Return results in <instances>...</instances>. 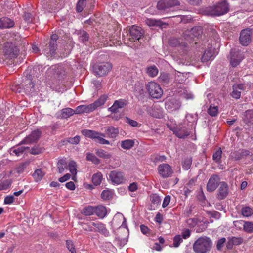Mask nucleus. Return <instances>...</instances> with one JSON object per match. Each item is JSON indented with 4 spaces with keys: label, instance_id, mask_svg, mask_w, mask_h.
Listing matches in <instances>:
<instances>
[{
    "label": "nucleus",
    "instance_id": "obj_57",
    "mask_svg": "<svg viewBox=\"0 0 253 253\" xmlns=\"http://www.w3.org/2000/svg\"><path fill=\"white\" fill-rule=\"evenodd\" d=\"M182 241V238L180 235H176L173 238V246L178 247Z\"/></svg>",
    "mask_w": 253,
    "mask_h": 253
},
{
    "label": "nucleus",
    "instance_id": "obj_26",
    "mask_svg": "<svg viewBox=\"0 0 253 253\" xmlns=\"http://www.w3.org/2000/svg\"><path fill=\"white\" fill-rule=\"evenodd\" d=\"M75 114H81L83 113H89L93 111L91 104L88 105H81L76 108Z\"/></svg>",
    "mask_w": 253,
    "mask_h": 253
},
{
    "label": "nucleus",
    "instance_id": "obj_45",
    "mask_svg": "<svg viewBox=\"0 0 253 253\" xmlns=\"http://www.w3.org/2000/svg\"><path fill=\"white\" fill-rule=\"evenodd\" d=\"M208 114L212 116H216L218 113V107L214 105H211L208 110Z\"/></svg>",
    "mask_w": 253,
    "mask_h": 253
},
{
    "label": "nucleus",
    "instance_id": "obj_36",
    "mask_svg": "<svg viewBox=\"0 0 253 253\" xmlns=\"http://www.w3.org/2000/svg\"><path fill=\"white\" fill-rule=\"evenodd\" d=\"M145 23L149 26H156L158 27H161L163 25V22L161 20H157L151 18L146 19L145 20Z\"/></svg>",
    "mask_w": 253,
    "mask_h": 253
},
{
    "label": "nucleus",
    "instance_id": "obj_49",
    "mask_svg": "<svg viewBox=\"0 0 253 253\" xmlns=\"http://www.w3.org/2000/svg\"><path fill=\"white\" fill-rule=\"evenodd\" d=\"M222 153V151L221 150V148H219L212 155L213 160L217 163H219L220 161L221 155Z\"/></svg>",
    "mask_w": 253,
    "mask_h": 253
},
{
    "label": "nucleus",
    "instance_id": "obj_11",
    "mask_svg": "<svg viewBox=\"0 0 253 253\" xmlns=\"http://www.w3.org/2000/svg\"><path fill=\"white\" fill-rule=\"evenodd\" d=\"M109 178L114 184L119 185L125 181L123 173L117 170L111 171L109 174Z\"/></svg>",
    "mask_w": 253,
    "mask_h": 253
},
{
    "label": "nucleus",
    "instance_id": "obj_5",
    "mask_svg": "<svg viewBox=\"0 0 253 253\" xmlns=\"http://www.w3.org/2000/svg\"><path fill=\"white\" fill-rule=\"evenodd\" d=\"M82 133L87 137L97 140V142L101 144L108 145L110 144V142L108 140L103 138L105 136L104 133L87 129L82 130Z\"/></svg>",
    "mask_w": 253,
    "mask_h": 253
},
{
    "label": "nucleus",
    "instance_id": "obj_24",
    "mask_svg": "<svg viewBox=\"0 0 253 253\" xmlns=\"http://www.w3.org/2000/svg\"><path fill=\"white\" fill-rule=\"evenodd\" d=\"M95 214L101 219L106 216L108 212L106 207L102 205L95 207Z\"/></svg>",
    "mask_w": 253,
    "mask_h": 253
},
{
    "label": "nucleus",
    "instance_id": "obj_61",
    "mask_svg": "<svg viewBox=\"0 0 253 253\" xmlns=\"http://www.w3.org/2000/svg\"><path fill=\"white\" fill-rule=\"evenodd\" d=\"M241 154V151L240 152H235L231 153V156L233 159L236 160H239L243 159L242 155Z\"/></svg>",
    "mask_w": 253,
    "mask_h": 253
},
{
    "label": "nucleus",
    "instance_id": "obj_28",
    "mask_svg": "<svg viewBox=\"0 0 253 253\" xmlns=\"http://www.w3.org/2000/svg\"><path fill=\"white\" fill-rule=\"evenodd\" d=\"M218 196L222 199L225 198L228 193V185L225 182H221L218 190Z\"/></svg>",
    "mask_w": 253,
    "mask_h": 253
},
{
    "label": "nucleus",
    "instance_id": "obj_56",
    "mask_svg": "<svg viewBox=\"0 0 253 253\" xmlns=\"http://www.w3.org/2000/svg\"><path fill=\"white\" fill-rule=\"evenodd\" d=\"M199 222L197 218H190L187 220V223L190 227H194Z\"/></svg>",
    "mask_w": 253,
    "mask_h": 253
},
{
    "label": "nucleus",
    "instance_id": "obj_8",
    "mask_svg": "<svg viewBox=\"0 0 253 253\" xmlns=\"http://www.w3.org/2000/svg\"><path fill=\"white\" fill-rule=\"evenodd\" d=\"M58 38V36L56 34H52L51 36L48 48L45 49L44 50V54L49 59L55 55V51L57 48L56 41Z\"/></svg>",
    "mask_w": 253,
    "mask_h": 253
},
{
    "label": "nucleus",
    "instance_id": "obj_64",
    "mask_svg": "<svg viewBox=\"0 0 253 253\" xmlns=\"http://www.w3.org/2000/svg\"><path fill=\"white\" fill-rule=\"evenodd\" d=\"M42 149L38 146L32 148L30 150V153L33 155H37L42 152Z\"/></svg>",
    "mask_w": 253,
    "mask_h": 253
},
{
    "label": "nucleus",
    "instance_id": "obj_13",
    "mask_svg": "<svg viewBox=\"0 0 253 253\" xmlns=\"http://www.w3.org/2000/svg\"><path fill=\"white\" fill-rule=\"evenodd\" d=\"M41 135V132L39 129L32 131L31 133L25 137L20 144H31L37 142Z\"/></svg>",
    "mask_w": 253,
    "mask_h": 253
},
{
    "label": "nucleus",
    "instance_id": "obj_22",
    "mask_svg": "<svg viewBox=\"0 0 253 253\" xmlns=\"http://www.w3.org/2000/svg\"><path fill=\"white\" fill-rule=\"evenodd\" d=\"M245 85L244 84H236L233 85L232 96L235 99H239L241 96L240 90H244Z\"/></svg>",
    "mask_w": 253,
    "mask_h": 253
},
{
    "label": "nucleus",
    "instance_id": "obj_32",
    "mask_svg": "<svg viewBox=\"0 0 253 253\" xmlns=\"http://www.w3.org/2000/svg\"><path fill=\"white\" fill-rule=\"evenodd\" d=\"M68 167L70 172L73 175L72 179L75 180L77 174L76 163L74 161H71L69 162Z\"/></svg>",
    "mask_w": 253,
    "mask_h": 253
},
{
    "label": "nucleus",
    "instance_id": "obj_51",
    "mask_svg": "<svg viewBox=\"0 0 253 253\" xmlns=\"http://www.w3.org/2000/svg\"><path fill=\"white\" fill-rule=\"evenodd\" d=\"M169 75L168 73H162L159 77L160 82L164 84H168L169 83Z\"/></svg>",
    "mask_w": 253,
    "mask_h": 253
},
{
    "label": "nucleus",
    "instance_id": "obj_10",
    "mask_svg": "<svg viewBox=\"0 0 253 253\" xmlns=\"http://www.w3.org/2000/svg\"><path fill=\"white\" fill-rule=\"evenodd\" d=\"M252 32L250 28L242 30L240 32L239 42L243 46H247L251 41Z\"/></svg>",
    "mask_w": 253,
    "mask_h": 253
},
{
    "label": "nucleus",
    "instance_id": "obj_59",
    "mask_svg": "<svg viewBox=\"0 0 253 253\" xmlns=\"http://www.w3.org/2000/svg\"><path fill=\"white\" fill-rule=\"evenodd\" d=\"M244 223L245 221L244 220H237L233 222V225L237 229L241 230L244 228Z\"/></svg>",
    "mask_w": 253,
    "mask_h": 253
},
{
    "label": "nucleus",
    "instance_id": "obj_44",
    "mask_svg": "<svg viewBox=\"0 0 253 253\" xmlns=\"http://www.w3.org/2000/svg\"><path fill=\"white\" fill-rule=\"evenodd\" d=\"M86 160L92 162L95 165H98L100 163V160L92 153H87L86 154Z\"/></svg>",
    "mask_w": 253,
    "mask_h": 253
},
{
    "label": "nucleus",
    "instance_id": "obj_41",
    "mask_svg": "<svg viewBox=\"0 0 253 253\" xmlns=\"http://www.w3.org/2000/svg\"><path fill=\"white\" fill-rule=\"evenodd\" d=\"M96 154L99 157L105 159H110L111 155L103 149H96L95 150Z\"/></svg>",
    "mask_w": 253,
    "mask_h": 253
},
{
    "label": "nucleus",
    "instance_id": "obj_2",
    "mask_svg": "<svg viewBox=\"0 0 253 253\" xmlns=\"http://www.w3.org/2000/svg\"><path fill=\"white\" fill-rule=\"evenodd\" d=\"M186 118L189 123L187 128L183 126H179L176 127H170L169 125H167L169 129L173 132V133L179 138H183L187 136L189 134L188 130L192 128L196 124L197 118L195 115L188 114L186 115Z\"/></svg>",
    "mask_w": 253,
    "mask_h": 253
},
{
    "label": "nucleus",
    "instance_id": "obj_29",
    "mask_svg": "<svg viewBox=\"0 0 253 253\" xmlns=\"http://www.w3.org/2000/svg\"><path fill=\"white\" fill-rule=\"evenodd\" d=\"M119 134V129L112 126L108 127L105 130V134L111 138H116Z\"/></svg>",
    "mask_w": 253,
    "mask_h": 253
},
{
    "label": "nucleus",
    "instance_id": "obj_47",
    "mask_svg": "<svg viewBox=\"0 0 253 253\" xmlns=\"http://www.w3.org/2000/svg\"><path fill=\"white\" fill-rule=\"evenodd\" d=\"M44 175V173L42 171L41 169H36L33 174V176L36 181H40Z\"/></svg>",
    "mask_w": 253,
    "mask_h": 253
},
{
    "label": "nucleus",
    "instance_id": "obj_6",
    "mask_svg": "<svg viewBox=\"0 0 253 253\" xmlns=\"http://www.w3.org/2000/svg\"><path fill=\"white\" fill-rule=\"evenodd\" d=\"M146 89L150 96L153 98H160L163 94L160 85L154 82H149L146 85Z\"/></svg>",
    "mask_w": 253,
    "mask_h": 253
},
{
    "label": "nucleus",
    "instance_id": "obj_31",
    "mask_svg": "<svg viewBox=\"0 0 253 253\" xmlns=\"http://www.w3.org/2000/svg\"><path fill=\"white\" fill-rule=\"evenodd\" d=\"M27 148H28V147L25 146L14 147L10 149V154L12 155L19 156L22 154Z\"/></svg>",
    "mask_w": 253,
    "mask_h": 253
},
{
    "label": "nucleus",
    "instance_id": "obj_54",
    "mask_svg": "<svg viewBox=\"0 0 253 253\" xmlns=\"http://www.w3.org/2000/svg\"><path fill=\"white\" fill-rule=\"evenodd\" d=\"M66 243L67 248L68 250L71 252V253H76L75 246L72 241L67 240Z\"/></svg>",
    "mask_w": 253,
    "mask_h": 253
},
{
    "label": "nucleus",
    "instance_id": "obj_35",
    "mask_svg": "<svg viewBox=\"0 0 253 253\" xmlns=\"http://www.w3.org/2000/svg\"><path fill=\"white\" fill-rule=\"evenodd\" d=\"M134 144V141L131 139H126L121 142V146L122 148L126 150L131 149Z\"/></svg>",
    "mask_w": 253,
    "mask_h": 253
},
{
    "label": "nucleus",
    "instance_id": "obj_9",
    "mask_svg": "<svg viewBox=\"0 0 253 253\" xmlns=\"http://www.w3.org/2000/svg\"><path fill=\"white\" fill-rule=\"evenodd\" d=\"M159 174L163 178L171 176L173 170L170 165L166 163L160 165L157 168Z\"/></svg>",
    "mask_w": 253,
    "mask_h": 253
},
{
    "label": "nucleus",
    "instance_id": "obj_42",
    "mask_svg": "<svg viewBox=\"0 0 253 253\" xmlns=\"http://www.w3.org/2000/svg\"><path fill=\"white\" fill-rule=\"evenodd\" d=\"M95 207L88 206L83 209L82 213L86 216H90L95 214Z\"/></svg>",
    "mask_w": 253,
    "mask_h": 253
},
{
    "label": "nucleus",
    "instance_id": "obj_27",
    "mask_svg": "<svg viewBox=\"0 0 253 253\" xmlns=\"http://www.w3.org/2000/svg\"><path fill=\"white\" fill-rule=\"evenodd\" d=\"M108 97V95L106 94L102 95L96 101L91 104L93 111L98 107L104 105L107 101Z\"/></svg>",
    "mask_w": 253,
    "mask_h": 253
},
{
    "label": "nucleus",
    "instance_id": "obj_30",
    "mask_svg": "<svg viewBox=\"0 0 253 253\" xmlns=\"http://www.w3.org/2000/svg\"><path fill=\"white\" fill-rule=\"evenodd\" d=\"M147 112L156 118H160L162 116L161 108L156 106L147 108Z\"/></svg>",
    "mask_w": 253,
    "mask_h": 253
},
{
    "label": "nucleus",
    "instance_id": "obj_60",
    "mask_svg": "<svg viewBox=\"0 0 253 253\" xmlns=\"http://www.w3.org/2000/svg\"><path fill=\"white\" fill-rule=\"evenodd\" d=\"M80 140V137L79 136H76L74 137H71L68 138V142L69 143L72 144H77L79 143Z\"/></svg>",
    "mask_w": 253,
    "mask_h": 253
},
{
    "label": "nucleus",
    "instance_id": "obj_21",
    "mask_svg": "<svg viewBox=\"0 0 253 253\" xmlns=\"http://www.w3.org/2000/svg\"><path fill=\"white\" fill-rule=\"evenodd\" d=\"M214 49L212 47H208L201 57L202 62H206L213 59Z\"/></svg>",
    "mask_w": 253,
    "mask_h": 253
},
{
    "label": "nucleus",
    "instance_id": "obj_18",
    "mask_svg": "<svg viewBox=\"0 0 253 253\" xmlns=\"http://www.w3.org/2000/svg\"><path fill=\"white\" fill-rule=\"evenodd\" d=\"M127 101L125 99H119L114 101L113 104L109 108L108 110L111 113H117L119 109L123 108L127 105Z\"/></svg>",
    "mask_w": 253,
    "mask_h": 253
},
{
    "label": "nucleus",
    "instance_id": "obj_48",
    "mask_svg": "<svg viewBox=\"0 0 253 253\" xmlns=\"http://www.w3.org/2000/svg\"><path fill=\"white\" fill-rule=\"evenodd\" d=\"M147 73L151 77H155L158 73V70L156 66H152L147 68Z\"/></svg>",
    "mask_w": 253,
    "mask_h": 253
},
{
    "label": "nucleus",
    "instance_id": "obj_55",
    "mask_svg": "<svg viewBox=\"0 0 253 253\" xmlns=\"http://www.w3.org/2000/svg\"><path fill=\"white\" fill-rule=\"evenodd\" d=\"M16 6V4L12 1H7L4 3L3 8L5 10L7 11V13H10L9 11L11 9H13L14 7Z\"/></svg>",
    "mask_w": 253,
    "mask_h": 253
},
{
    "label": "nucleus",
    "instance_id": "obj_33",
    "mask_svg": "<svg viewBox=\"0 0 253 253\" xmlns=\"http://www.w3.org/2000/svg\"><path fill=\"white\" fill-rule=\"evenodd\" d=\"M75 114L74 110L70 108L63 109L61 111L60 116L62 118L67 119Z\"/></svg>",
    "mask_w": 253,
    "mask_h": 253
},
{
    "label": "nucleus",
    "instance_id": "obj_19",
    "mask_svg": "<svg viewBox=\"0 0 253 253\" xmlns=\"http://www.w3.org/2000/svg\"><path fill=\"white\" fill-rule=\"evenodd\" d=\"M130 40H132V42L135 40H139L142 35L141 28L135 25L132 26L129 29Z\"/></svg>",
    "mask_w": 253,
    "mask_h": 253
},
{
    "label": "nucleus",
    "instance_id": "obj_63",
    "mask_svg": "<svg viewBox=\"0 0 253 253\" xmlns=\"http://www.w3.org/2000/svg\"><path fill=\"white\" fill-rule=\"evenodd\" d=\"M225 241L226 239L225 238H221L217 241L216 248L218 250H220L221 249L225 242Z\"/></svg>",
    "mask_w": 253,
    "mask_h": 253
},
{
    "label": "nucleus",
    "instance_id": "obj_25",
    "mask_svg": "<svg viewBox=\"0 0 253 253\" xmlns=\"http://www.w3.org/2000/svg\"><path fill=\"white\" fill-rule=\"evenodd\" d=\"M14 25L13 20L8 17H2L0 19V27L1 28H10Z\"/></svg>",
    "mask_w": 253,
    "mask_h": 253
},
{
    "label": "nucleus",
    "instance_id": "obj_37",
    "mask_svg": "<svg viewBox=\"0 0 253 253\" xmlns=\"http://www.w3.org/2000/svg\"><path fill=\"white\" fill-rule=\"evenodd\" d=\"M114 191L111 189L104 190L101 194V198L104 200H108L112 198Z\"/></svg>",
    "mask_w": 253,
    "mask_h": 253
},
{
    "label": "nucleus",
    "instance_id": "obj_23",
    "mask_svg": "<svg viewBox=\"0 0 253 253\" xmlns=\"http://www.w3.org/2000/svg\"><path fill=\"white\" fill-rule=\"evenodd\" d=\"M91 225L97 229L98 232L103 234L105 236H108L109 235V232L106 229L105 225L99 222H92Z\"/></svg>",
    "mask_w": 253,
    "mask_h": 253
},
{
    "label": "nucleus",
    "instance_id": "obj_17",
    "mask_svg": "<svg viewBox=\"0 0 253 253\" xmlns=\"http://www.w3.org/2000/svg\"><path fill=\"white\" fill-rule=\"evenodd\" d=\"M126 220L124 215L122 213L118 212L114 216L112 221V224L114 227H117L122 223V224L120 226V227H123L124 228H126Z\"/></svg>",
    "mask_w": 253,
    "mask_h": 253
},
{
    "label": "nucleus",
    "instance_id": "obj_50",
    "mask_svg": "<svg viewBox=\"0 0 253 253\" xmlns=\"http://www.w3.org/2000/svg\"><path fill=\"white\" fill-rule=\"evenodd\" d=\"M192 164V159L191 158H185L182 163V166L184 170H188Z\"/></svg>",
    "mask_w": 253,
    "mask_h": 253
},
{
    "label": "nucleus",
    "instance_id": "obj_16",
    "mask_svg": "<svg viewBox=\"0 0 253 253\" xmlns=\"http://www.w3.org/2000/svg\"><path fill=\"white\" fill-rule=\"evenodd\" d=\"M220 178L217 175L211 176L207 184V190L209 192L214 191L218 187Z\"/></svg>",
    "mask_w": 253,
    "mask_h": 253
},
{
    "label": "nucleus",
    "instance_id": "obj_3",
    "mask_svg": "<svg viewBox=\"0 0 253 253\" xmlns=\"http://www.w3.org/2000/svg\"><path fill=\"white\" fill-rule=\"evenodd\" d=\"M212 246L211 240L207 237L199 238L193 244V250L196 253H206Z\"/></svg>",
    "mask_w": 253,
    "mask_h": 253
},
{
    "label": "nucleus",
    "instance_id": "obj_43",
    "mask_svg": "<svg viewBox=\"0 0 253 253\" xmlns=\"http://www.w3.org/2000/svg\"><path fill=\"white\" fill-rule=\"evenodd\" d=\"M26 82L29 84V86H28V84L25 85L24 88L25 91L27 93L33 92L34 91V87L35 84L30 79L28 78L26 79Z\"/></svg>",
    "mask_w": 253,
    "mask_h": 253
},
{
    "label": "nucleus",
    "instance_id": "obj_15",
    "mask_svg": "<svg viewBox=\"0 0 253 253\" xmlns=\"http://www.w3.org/2000/svg\"><path fill=\"white\" fill-rule=\"evenodd\" d=\"M230 55V64L233 67H237L244 59L243 54L239 51L232 50Z\"/></svg>",
    "mask_w": 253,
    "mask_h": 253
},
{
    "label": "nucleus",
    "instance_id": "obj_38",
    "mask_svg": "<svg viewBox=\"0 0 253 253\" xmlns=\"http://www.w3.org/2000/svg\"><path fill=\"white\" fill-rule=\"evenodd\" d=\"M241 213L244 217H250L253 214V208L248 206L243 207L241 209Z\"/></svg>",
    "mask_w": 253,
    "mask_h": 253
},
{
    "label": "nucleus",
    "instance_id": "obj_1",
    "mask_svg": "<svg viewBox=\"0 0 253 253\" xmlns=\"http://www.w3.org/2000/svg\"><path fill=\"white\" fill-rule=\"evenodd\" d=\"M202 33V30L200 27H196L192 28L190 31H186L184 33V37L185 41L183 43H180L179 39L176 38H171L169 41V44L173 47L181 45L183 46H187L189 43L192 42V39L198 37Z\"/></svg>",
    "mask_w": 253,
    "mask_h": 253
},
{
    "label": "nucleus",
    "instance_id": "obj_34",
    "mask_svg": "<svg viewBox=\"0 0 253 253\" xmlns=\"http://www.w3.org/2000/svg\"><path fill=\"white\" fill-rule=\"evenodd\" d=\"M103 179V175L101 172H98L94 174L92 177V181L94 185L97 186L101 184Z\"/></svg>",
    "mask_w": 253,
    "mask_h": 253
},
{
    "label": "nucleus",
    "instance_id": "obj_7",
    "mask_svg": "<svg viewBox=\"0 0 253 253\" xmlns=\"http://www.w3.org/2000/svg\"><path fill=\"white\" fill-rule=\"evenodd\" d=\"M112 68V65L109 62H103L95 65L93 67V71L98 77L106 75Z\"/></svg>",
    "mask_w": 253,
    "mask_h": 253
},
{
    "label": "nucleus",
    "instance_id": "obj_39",
    "mask_svg": "<svg viewBox=\"0 0 253 253\" xmlns=\"http://www.w3.org/2000/svg\"><path fill=\"white\" fill-rule=\"evenodd\" d=\"M244 120L247 123H253V110H248L245 112Z\"/></svg>",
    "mask_w": 253,
    "mask_h": 253
},
{
    "label": "nucleus",
    "instance_id": "obj_46",
    "mask_svg": "<svg viewBox=\"0 0 253 253\" xmlns=\"http://www.w3.org/2000/svg\"><path fill=\"white\" fill-rule=\"evenodd\" d=\"M243 230L248 233H253V222L245 221Z\"/></svg>",
    "mask_w": 253,
    "mask_h": 253
},
{
    "label": "nucleus",
    "instance_id": "obj_14",
    "mask_svg": "<svg viewBox=\"0 0 253 253\" xmlns=\"http://www.w3.org/2000/svg\"><path fill=\"white\" fill-rule=\"evenodd\" d=\"M179 5L180 2L177 0H168L159 1L157 3V7L159 10H165Z\"/></svg>",
    "mask_w": 253,
    "mask_h": 253
},
{
    "label": "nucleus",
    "instance_id": "obj_20",
    "mask_svg": "<svg viewBox=\"0 0 253 253\" xmlns=\"http://www.w3.org/2000/svg\"><path fill=\"white\" fill-rule=\"evenodd\" d=\"M180 106V102L175 100H171L165 103V108L169 112H173L179 109Z\"/></svg>",
    "mask_w": 253,
    "mask_h": 253
},
{
    "label": "nucleus",
    "instance_id": "obj_40",
    "mask_svg": "<svg viewBox=\"0 0 253 253\" xmlns=\"http://www.w3.org/2000/svg\"><path fill=\"white\" fill-rule=\"evenodd\" d=\"M58 172L60 173H63L67 167V162L65 159L59 160L57 164Z\"/></svg>",
    "mask_w": 253,
    "mask_h": 253
},
{
    "label": "nucleus",
    "instance_id": "obj_12",
    "mask_svg": "<svg viewBox=\"0 0 253 253\" xmlns=\"http://www.w3.org/2000/svg\"><path fill=\"white\" fill-rule=\"evenodd\" d=\"M4 52L5 56L9 58H15L18 54L17 48L13 43L10 42L5 44Z\"/></svg>",
    "mask_w": 253,
    "mask_h": 253
},
{
    "label": "nucleus",
    "instance_id": "obj_4",
    "mask_svg": "<svg viewBox=\"0 0 253 253\" xmlns=\"http://www.w3.org/2000/svg\"><path fill=\"white\" fill-rule=\"evenodd\" d=\"M228 11V4L225 1H222L215 6L208 7L205 13L207 15L219 16L227 13Z\"/></svg>",
    "mask_w": 253,
    "mask_h": 253
},
{
    "label": "nucleus",
    "instance_id": "obj_52",
    "mask_svg": "<svg viewBox=\"0 0 253 253\" xmlns=\"http://www.w3.org/2000/svg\"><path fill=\"white\" fill-rule=\"evenodd\" d=\"M86 5V0H79L76 6L78 12H82Z\"/></svg>",
    "mask_w": 253,
    "mask_h": 253
},
{
    "label": "nucleus",
    "instance_id": "obj_58",
    "mask_svg": "<svg viewBox=\"0 0 253 253\" xmlns=\"http://www.w3.org/2000/svg\"><path fill=\"white\" fill-rule=\"evenodd\" d=\"M79 39V40L83 42H86L88 39L87 33L84 31L82 32L81 33Z\"/></svg>",
    "mask_w": 253,
    "mask_h": 253
},
{
    "label": "nucleus",
    "instance_id": "obj_62",
    "mask_svg": "<svg viewBox=\"0 0 253 253\" xmlns=\"http://www.w3.org/2000/svg\"><path fill=\"white\" fill-rule=\"evenodd\" d=\"M10 183L7 181H3L0 182V191L6 190L8 188Z\"/></svg>",
    "mask_w": 253,
    "mask_h": 253
},
{
    "label": "nucleus",
    "instance_id": "obj_53",
    "mask_svg": "<svg viewBox=\"0 0 253 253\" xmlns=\"http://www.w3.org/2000/svg\"><path fill=\"white\" fill-rule=\"evenodd\" d=\"M150 201L154 204H158L161 202L160 197L157 194H152L150 196Z\"/></svg>",
    "mask_w": 253,
    "mask_h": 253
}]
</instances>
